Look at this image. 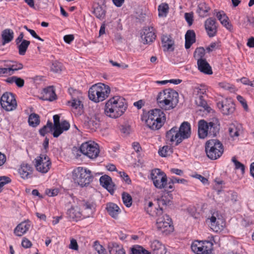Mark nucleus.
<instances>
[{
  "instance_id": "1",
  "label": "nucleus",
  "mask_w": 254,
  "mask_h": 254,
  "mask_svg": "<svg viewBox=\"0 0 254 254\" xmlns=\"http://www.w3.org/2000/svg\"><path fill=\"white\" fill-rule=\"evenodd\" d=\"M172 199V195L168 194L162 196L156 200L157 205L159 207V208H156V211L154 216L156 217L157 227L161 232L166 234L173 230L172 220L165 211L166 207L171 205Z\"/></svg>"
},
{
  "instance_id": "2",
  "label": "nucleus",
  "mask_w": 254,
  "mask_h": 254,
  "mask_svg": "<svg viewBox=\"0 0 254 254\" xmlns=\"http://www.w3.org/2000/svg\"><path fill=\"white\" fill-rule=\"evenodd\" d=\"M191 134V126L188 122H184L179 127H173L166 133V140L171 143L175 142L176 146L180 144L184 140L190 137Z\"/></svg>"
},
{
  "instance_id": "3",
  "label": "nucleus",
  "mask_w": 254,
  "mask_h": 254,
  "mask_svg": "<svg viewBox=\"0 0 254 254\" xmlns=\"http://www.w3.org/2000/svg\"><path fill=\"white\" fill-rule=\"evenodd\" d=\"M127 107V105L123 97L114 96L106 102L105 113L111 118H117L125 113Z\"/></svg>"
},
{
  "instance_id": "4",
  "label": "nucleus",
  "mask_w": 254,
  "mask_h": 254,
  "mask_svg": "<svg viewBox=\"0 0 254 254\" xmlns=\"http://www.w3.org/2000/svg\"><path fill=\"white\" fill-rule=\"evenodd\" d=\"M158 106L165 110L174 108L179 102V94L170 88L164 89L160 92L157 97Z\"/></svg>"
},
{
  "instance_id": "5",
  "label": "nucleus",
  "mask_w": 254,
  "mask_h": 254,
  "mask_svg": "<svg viewBox=\"0 0 254 254\" xmlns=\"http://www.w3.org/2000/svg\"><path fill=\"white\" fill-rule=\"evenodd\" d=\"M220 130V124L218 119H212L207 122L204 120L198 123V135L200 138L204 139L206 136H216Z\"/></svg>"
},
{
  "instance_id": "6",
  "label": "nucleus",
  "mask_w": 254,
  "mask_h": 254,
  "mask_svg": "<svg viewBox=\"0 0 254 254\" xmlns=\"http://www.w3.org/2000/svg\"><path fill=\"white\" fill-rule=\"evenodd\" d=\"M110 88L103 83L92 85L89 89L88 97L90 100L98 103L105 100L109 95Z\"/></svg>"
},
{
  "instance_id": "7",
  "label": "nucleus",
  "mask_w": 254,
  "mask_h": 254,
  "mask_svg": "<svg viewBox=\"0 0 254 254\" xmlns=\"http://www.w3.org/2000/svg\"><path fill=\"white\" fill-rule=\"evenodd\" d=\"M72 177L74 182L81 187L88 186L93 178L91 171L81 167L73 170Z\"/></svg>"
},
{
  "instance_id": "8",
  "label": "nucleus",
  "mask_w": 254,
  "mask_h": 254,
  "mask_svg": "<svg viewBox=\"0 0 254 254\" xmlns=\"http://www.w3.org/2000/svg\"><path fill=\"white\" fill-rule=\"evenodd\" d=\"M205 148L207 156L211 160H216L220 158L224 152L222 143L217 139L207 141Z\"/></svg>"
},
{
  "instance_id": "9",
  "label": "nucleus",
  "mask_w": 254,
  "mask_h": 254,
  "mask_svg": "<svg viewBox=\"0 0 254 254\" xmlns=\"http://www.w3.org/2000/svg\"><path fill=\"white\" fill-rule=\"evenodd\" d=\"M206 89L203 86L194 88L193 93L195 95V103L197 106L202 107L204 110L210 112L211 109L206 101Z\"/></svg>"
},
{
  "instance_id": "10",
  "label": "nucleus",
  "mask_w": 254,
  "mask_h": 254,
  "mask_svg": "<svg viewBox=\"0 0 254 254\" xmlns=\"http://www.w3.org/2000/svg\"><path fill=\"white\" fill-rule=\"evenodd\" d=\"M80 152L91 159L97 158L99 153L98 145L93 141L83 143L80 147Z\"/></svg>"
},
{
  "instance_id": "11",
  "label": "nucleus",
  "mask_w": 254,
  "mask_h": 254,
  "mask_svg": "<svg viewBox=\"0 0 254 254\" xmlns=\"http://www.w3.org/2000/svg\"><path fill=\"white\" fill-rule=\"evenodd\" d=\"M150 178L154 186L159 189L164 188L167 181L166 174L159 169H155L152 170Z\"/></svg>"
},
{
  "instance_id": "12",
  "label": "nucleus",
  "mask_w": 254,
  "mask_h": 254,
  "mask_svg": "<svg viewBox=\"0 0 254 254\" xmlns=\"http://www.w3.org/2000/svg\"><path fill=\"white\" fill-rule=\"evenodd\" d=\"M60 117L59 115H55L53 116L54 120V131L53 135L54 137H58L63 132L69 129L70 127L69 123L64 120L60 122Z\"/></svg>"
},
{
  "instance_id": "13",
  "label": "nucleus",
  "mask_w": 254,
  "mask_h": 254,
  "mask_svg": "<svg viewBox=\"0 0 254 254\" xmlns=\"http://www.w3.org/2000/svg\"><path fill=\"white\" fill-rule=\"evenodd\" d=\"M36 170L43 174L47 173L51 166L50 158L46 154H41L35 159Z\"/></svg>"
},
{
  "instance_id": "14",
  "label": "nucleus",
  "mask_w": 254,
  "mask_h": 254,
  "mask_svg": "<svg viewBox=\"0 0 254 254\" xmlns=\"http://www.w3.org/2000/svg\"><path fill=\"white\" fill-rule=\"evenodd\" d=\"M212 245L208 241L196 240L191 245L192 251L196 254H210Z\"/></svg>"
},
{
  "instance_id": "15",
  "label": "nucleus",
  "mask_w": 254,
  "mask_h": 254,
  "mask_svg": "<svg viewBox=\"0 0 254 254\" xmlns=\"http://www.w3.org/2000/svg\"><path fill=\"white\" fill-rule=\"evenodd\" d=\"M1 107L7 111H11L16 108L17 103L13 94L5 92L0 98Z\"/></svg>"
},
{
  "instance_id": "16",
  "label": "nucleus",
  "mask_w": 254,
  "mask_h": 254,
  "mask_svg": "<svg viewBox=\"0 0 254 254\" xmlns=\"http://www.w3.org/2000/svg\"><path fill=\"white\" fill-rule=\"evenodd\" d=\"M78 204L80 208L81 219L88 218L93 216L95 209L93 203L82 200L79 201Z\"/></svg>"
},
{
  "instance_id": "17",
  "label": "nucleus",
  "mask_w": 254,
  "mask_h": 254,
  "mask_svg": "<svg viewBox=\"0 0 254 254\" xmlns=\"http://www.w3.org/2000/svg\"><path fill=\"white\" fill-rule=\"evenodd\" d=\"M217 106L224 115L231 114L235 111V105L230 99L219 102Z\"/></svg>"
},
{
  "instance_id": "18",
  "label": "nucleus",
  "mask_w": 254,
  "mask_h": 254,
  "mask_svg": "<svg viewBox=\"0 0 254 254\" xmlns=\"http://www.w3.org/2000/svg\"><path fill=\"white\" fill-rule=\"evenodd\" d=\"M156 38L155 30L153 27H146L143 29L141 34V41L144 44L152 43Z\"/></svg>"
},
{
  "instance_id": "19",
  "label": "nucleus",
  "mask_w": 254,
  "mask_h": 254,
  "mask_svg": "<svg viewBox=\"0 0 254 254\" xmlns=\"http://www.w3.org/2000/svg\"><path fill=\"white\" fill-rule=\"evenodd\" d=\"M204 27L209 37H214L217 31L216 19L212 17L207 19L204 23Z\"/></svg>"
},
{
  "instance_id": "20",
  "label": "nucleus",
  "mask_w": 254,
  "mask_h": 254,
  "mask_svg": "<svg viewBox=\"0 0 254 254\" xmlns=\"http://www.w3.org/2000/svg\"><path fill=\"white\" fill-rule=\"evenodd\" d=\"M66 217L69 221H77L81 219L80 208L78 205L71 207L67 210Z\"/></svg>"
},
{
  "instance_id": "21",
  "label": "nucleus",
  "mask_w": 254,
  "mask_h": 254,
  "mask_svg": "<svg viewBox=\"0 0 254 254\" xmlns=\"http://www.w3.org/2000/svg\"><path fill=\"white\" fill-rule=\"evenodd\" d=\"M148 122L151 123L153 120H163V122L165 123L166 121V116L164 113L159 109H155L149 111L148 113Z\"/></svg>"
},
{
  "instance_id": "22",
  "label": "nucleus",
  "mask_w": 254,
  "mask_h": 254,
  "mask_svg": "<svg viewBox=\"0 0 254 254\" xmlns=\"http://www.w3.org/2000/svg\"><path fill=\"white\" fill-rule=\"evenodd\" d=\"M100 183L101 185L106 189L109 192L113 193L115 190V186L112 181L110 177L104 175L100 177Z\"/></svg>"
},
{
  "instance_id": "23",
  "label": "nucleus",
  "mask_w": 254,
  "mask_h": 254,
  "mask_svg": "<svg viewBox=\"0 0 254 254\" xmlns=\"http://www.w3.org/2000/svg\"><path fill=\"white\" fill-rule=\"evenodd\" d=\"M30 226V221L27 220L22 222L15 228L14 233L17 236H22L28 231Z\"/></svg>"
},
{
  "instance_id": "24",
  "label": "nucleus",
  "mask_w": 254,
  "mask_h": 254,
  "mask_svg": "<svg viewBox=\"0 0 254 254\" xmlns=\"http://www.w3.org/2000/svg\"><path fill=\"white\" fill-rule=\"evenodd\" d=\"M161 41L162 46L164 48V51H173V47L174 42V41L170 35H163L161 38Z\"/></svg>"
},
{
  "instance_id": "25",
  "label": "nucleus",
  "mask_w": 254,
  "mask_h": 254,
  "mask_svg": "<svg viewBox=\"0 0 254 254\" xmlns=\"http://www.w3.org/2000/svg\"><path fill=\"white\" fill-rule=\"evenodd\" d=\"M198 69L205 74H212V71L211 66L205 59L199 60L197 62Z\"/></svg>"
},
{
  "instance_id": "26",
  "label": "nucleus",
  "mask_w": 254,
  "mask_h": 254,
  "mask_svg": "<svg viewBox=\"0 0 254 254\" xmlns=\"http://www.w3.org/2000/svg\"><path fill=\"white\" fill-rule=\"evenodd\" d=\"M195 42V34L193 30H189L185 35V48L189 49Z\"/></svg>"
},
{
  "instance_id": "27",
  "label": "nucleus",
  "mask_w": 254,
  "mask_h": 254,
  "mask_svg": "<svg viewBox=\"0 0 254 254\" xmlns=\"http://www.w3.org/2000/svg\"><path fill=\"white\" fill-rule=\"evenodd\" d=\"M33 171L32 167L27 164H23L19 169V173L23 179H28L30 177Z\"/></svg>"
},
{
  "instance_id": "28",
  "label": "nucleus",
  "mask_w": 254,
  "mask_h": 254,
  "mask_svg": "<svg viewBox=\"0 0 254 254\" xmlns=\"http://www.w3.org/2000/svg\"><path fill=\"white\" fill-rule=\"evenodd\" d=\"M14 32L12 30L7 28L3 30L1 33L2 45L10 42L13 39Z\"/></svg>"
},
{
  "instance_id": "29",
  "label": "nucleus",
  "mask_w": 254,
  "mask_h": 254,
  "mask_svg": "<svg viewBox=\"0 0 254 254\" xmlns=\"http://www.w3.org/2000/svg\"><path fill=\"white\" fill-rule=\"evenodd\" d=\"M106 209L109 215L114 218H117L121 212L119 207L112 202L107 204Z\"/></svg>"
},
{
  "instance_id": "30",
  "label": "nucleus",
  "mask_w": 254,
  "mask_h": 254,
  "mask_svg": "<svg viewBox=\"0 0 254 254\" xmlns=\"http://www.w3.org/2000/svg\"><path fill=\"white\" fill-rule=\"evenodd\" d=\"M57 98L55 91L53 86H49L44 89L43 98L45 100L53 101Z\"/></svg>"
},
{
  "instance_id": "31",
  "label": "nucleus",
  "mask_w": 254,
  "mask_h": 254,
  "mask_svg": "<svg viewBox=\"0 0 254 254\" xmlns=\"http://www.w3.org/2000/svg\"><path fill=\"white\" fill-rule=\"evenodd\" d=\"M216 16L221 23L227 29L231 30L232 26L228 21V17L223 11H219L217 13Z\"/></svg>"
},
{
  "instance_id": "32",
  "label": "nucleus",
  "mask_w": 254,
  "mask_h": 254,
  "mask_svg": "<svg viewBox=\"0 0 254 254\" xmlns=\"http://www.w3.org/2000/svg\"><path fill=\"white\" fill-rule=\"evenodd\" d=\"M108 249L110 254H126L123 247L116 243L110 244Z\"/></svg>"
},
{
  "instance_id": "33",
  "label": "nucleus",
  "mask_w": 254,
  "mask_h": 254,
  "mask_svg": "<svg viewBox=\"0 0 254 254\" xmlns=\"http://www.w3.org/2000/svg\"><path fill=\"white\" fill-rule=\"evenodd\" d=\"M242 127L241 125H231L229 127V134L233 139L237 138L242 133Z\"/></svg>"
},
{
  "instance_id": "34",
  "label": "nucleus",
  "mask_w": 254,
  "mask_h": 254,
  "mask_svg": "<svg viewBox=\"0 0 254 254\" xmlns=\"http://www.w3.org/2000/svg\"><path fill=\"white\" fill-rule=\"evenodd\" d=\"M105 6L97 4L94 6L93 13L95 16L100 19H103L106 15Z\"/></svg>"
},
{
  "instance_id": "35",
  "label": "nucleus",
  "mask_w": 254,
  "mask_h": 254,
  "mask_svg": "<svg viewBox=\"0 0 254 254\" xmlns=\"http://www.w3.org/2000/svg\"><path fill=\"white\" fill-rule=\"evenodd\" d=\"M152 121L151 123L148 122V119L145 120V124L146 126L152 130H158L160 129L164 125V122H163V120H153L152 119Z\"/></svg>"
},
{
  "instance_id": "36",
  "label": "nucleus",
  "mask_w": 254,
  "mask_h": 254,
  "mask_svg": "<svg viewBox=\"0 0 254 254\" xmlns=\"http://www.w3.org/2000/svg\"><path fill=\"white\" fill-rule=\"evenodd\" d=\"M30 44L29 41L23 40L19 44H16L18 49V53L20 55L23 56L25 54Z\"/></svg>"
},
{
  "instance_id": "37",
  "label": "nucleus",
  "mask_w": 254,
  "mask_h": 254,
  "mask_svg": "<svg viewBox=\"0 0 254 254\" xmlns=\"http://www.w3.org/2000/svg\"><path fill=\"white\" fill-rule=\"evenodd\" d=\"M209 10V8L207 4L204 2H201L198 5L197 12L199 16L204 17L207 15Z\"/></svg>"
},
{
  "instance_id": "38",
  "label": "nucleus",
  "mask_w": 254,
  "mask_h": 254,
  "mask_svg": "<svg viewBox=\"0 0 254 254\" xmlns=\"http://www.w3.org/2000/svg\"><path fill=\"white\" fill-rule=\"evenodd\" d=\"M29 125L33 127H36L40 124V117L38 114L32 113L28 118Z\"/></svg>"
},
{
  "instance_id": "39",
  "label": "nucleus",
  "mask_w": 254,
  "mask_h": 254,
  "mask_svg": "<svg viewBox=\"0 0 254 254\" xmlns=\"http://www.w3.org/2000/svg\"><path fill=\"white\" fill-rule=\"evenodd\" d=\"M158 10L159 17L166 16L169 10L168 4L166 3H162L158 6Z\"/></svg>"
},
{
  "instance_id": "40",
  "label": "nucleus",
  "mask_w": 254,
  "mask_h": 254,
  "mask_svg": "<svg viewBox=\"0 0 254 254\" xmlns=\"http://www.w3.org/2000/svg\"><path fill=\"white\" fill-rule=\"evenodd\" d=\"M53 130L54 131L53 124L51 121H48L47 124L40 129L39 133L44 136L47 133L52 132Z\"/></svg>"
},
{
  "instance_id": "41",
  "label": "nucleus",
  "mask_w": 254,
  "mask_h": 254,
  "mask_svg": "<svg viewBox=\"0 0 254 254\" xmlns=\"http://www.w3.org/2000/svg\"><path fill=\"white\" fill-rule=\"evenodd\" d=\"M130 254H149V253L142 247L139 245H134L131 248Z\"/></svg>"
},
{
  "instance_id": "42",
  "label": "nucleus",
  "mask_w": 254,
  "mask_h": 254,
  "mask_svg": "<svg viewBox=\"0 0 254 254\" xmlns=\"http://www.w3.org/2000/svg\"><path fill=\"white\" fill-rule=\"evenodd\" d=\"M205 55V50L202 47H199L196 49L194 52V58L197 60V62L199 60H202Z\"/></svg>"
},
{
  "instance_id": "43",
  "label": "nucleus",
  "mask_w": 254,
  "mask_h": 254,
  "mask_svg": "<svg viewBox=\"0 0 254 254\" xmlns=\"http://www.w3.org/2000/svg\"><path fill=\"white\" fill-rule=\"evenodd\" d=\"M122 199L124 204L127 207H129L132 202V197L128 193L124 192L122 193Z\"/></svg>"
},
{
  "instance_id": "44",
  "label": "nucleus",
  "mask_w": 254,
  "mask_h": 254,
  "mask_svg": "<svg viewBox=\"0 0 254 254\" xmlns=\"http://www.w3.org/2000/svg\"><path fill=\"white\" fill-rule=\"evenodd\" d=\"M172 152L171 148L169 146H164L158 151V153L162 157H167Z\"/></svg>"
},
{
  "instance_id": "45",
  "label": "nucleus",
  "mask_w": 254,
  "mask_h": 254,
  "mask_svg": "<svg viewBox=\"0 0 254 254\" xmlns=\"http://www.w3.org/2000/svg\"><path fill=\"white\" fill-rule=\"evenodd\" d=\"M63 69V66L62 63L55 61L52 63L51 66V70L56 73H59Z\"/></svg>"
},
{
  "instance_id": "46",
  "label": "nucleus",
  "mask_w": 254,
  "mask_h": 254,
  "mask_svg": "<svg viewBox=\"0 0 254 254\" xmlns=\"http://www.w3.org/2000/svg\"><path fill=\"white\" fill-rule=\"evenodd\" d=\"M93 247L98 254H107L106 249L100 244L98 241H96L94 242Z\"/></svg>"
},
{
  "instance_id": "47",
  "label": "nucleus",
  "mask_w": 254,
  "mask_h": 254,
  "mask_svg": "<svg viewBox=\"0 0 254 254\" xmlns=\"http://www.w3.org/2000/svg\"><path fill=\"white\" fill-rule=\"evenodd\" d=\"M232 161L233 162L235 165V169L236 170H240L242 174H244L245 172V166L244 164L241 163L240 162L238 161L236 159L235 156L232 157Z\"/></svg>"
},
{
  "instance_id": "48",
  "label": "nucleus",
  "mask_w": 254,
  "mask_h": 254,
  "mask_svg": "<svg viewBox=\"0 0 254 254\" xmlns=\"http://www.w3.org/2000/svg\"><path fill=\"white\" fill-rule=\"evenodd\" d=\"M210 222V228L214 231H218L219 229V227L218 226V222L217 221V219L216 217L212 215L211 217L209 219Z\"/></svg>"
},
{
  "instance_id": "49",
  "label": "nucleus",
  "mask_w": 254,
  "mask_h": 254,
  "mask_svg": "<svg viewBox=\"0 0 254 254\" xmlns=\"http://www.w3.org/2000/svg\"><path fill=\"white\" fill-rule=\"evenodd\" d=\"M23 67V65L22 64L16 62L9 66V68L10 69V71H11L12 74H13L15 71L21 69Z\"/></svg>"
},
{
  "instance_id": "50",
  "label": "nucleus",
  "mask_w": 254,
  "mask_h": 254,
  "mask_svg": "<svg viewBox=\"0 0 254 254\" xmlns=\"http://www.w3.org/2000/svg\"><path fill=\"white\" fill-rule=\"evenodd\" d=\"M99 120L95 117H92L88 122V125L92 129H95L99 127Z\"/></svg>"
},
{
  "instance_id": "51",
  "label": "nucleus",
  "mask_w": 254,
  "mask_h": 254,
  "mask_svg": "<svg viewBox=\"0 0 254 254\" xmlns=\"http://www.w3.org/2000/svg\"><path fill=\"white\" fill-rule=\"evenodd\" d=\"M153 205H154V204L153 203V202L149 201L148 202L147 206H145V210H146L147 213L152 216H155V212L156 211V209H155V210H154V211L150 210V208H151L152 207H153ZM156 208H159V207L158 205H157V207L156 206L155 207V209H156Z\"/></svg>"
},
{
  "instance_id": "52",
  "label": "nucleus",
  "mask_w": 254,
  "mask_h": 254,
  "mask_svg": "<svg viewBox=\"0 0 254 254\" xmlns=\"http://www.w3.org/2000/svg\"><path fill=\"white\" fill-rule=\"evenodd\" d=\"M11 180L9 178L5 176L0 177V192L2 190V187L6 184L10 182Z\"/></svg>"
},
{
  "instance_id": "53",
  "label": "nucleus",
  "mask_w": 254,
  "mask_h": 254,
  "mask_svg": "<svg viewBox=\"0 0 254 254\" xmlns=\"http://www.w3.org/2000/svg\"><path fill=\"white\" fill-rule=\"evenodd\" d=\"M12 75L9 66L7 67L0 68V76H8Z\"/></svg>"
},
{
  "instance_id": "54",
  "label": "nucleus",
  "mask_w": 254,
  "mask_h": 254,
  "mask_svg": "<svg viewBox=\"0 0 254 254\" xmlns=\"http://www.w3.org/2000/svg\"><path fill=\"white\" fill-rule=\"evenodd\" d=\"M68 103V105L71 106L72 108L77 109L80 107L81 101L79 100L73 99L71 101H69Z\"/></svg>"
},
{
  "instance_id": "55",
  "label": "nucleus",
  "mask_w": 254,
  "mask_h": 254,
  "mask_svg": "<svg viewBox=\"0 0 254 254\" xmlns=\"http://www.w3.org/2000/svg\"><path fill=\"white\" fill-rule=\"evenodd\" d=\"M185 18L189 26L191 25L193 21L192 13H186Z\"/></svg>"
},
{
  "instance_id": "56",
  "label": "nucleus",
  "mask_w": 254,
  "mask_h": 254,
  "mask_svg": "<svg viewBox=\"0 0 254 254\" xmlns=\"http://www.w3.org/2000/svg\"><path fill=\"white\" fill-rule=\"evenodd\" d=\"M218 48V44L216 42L211 43L209 46L206 48V50L208 53L211 52Z\"/></svg>"
},
{
  "instance_id": "57",
  "label": "nucleus",
  "mask_w": 254,
  "mask_h": 254,
  "mask_svg": "<svg viewBox=\"0 0 254 254\" xmlns=\"http://www.w3.org/2000/svg\"><path fill=\"white\" fill-rule=\"evenodd\" d=\"M120 177H121L123 180L127 184H129L131 183V180L129 178L128 176L124 172H119Z\"/></svg>"
},
{
  "instance_id": "58",
  "label": "nucleus",
  "mask_w": 254,
  "mask_h": 254,
  "mask_svg": "<svg viewBox=\"0 0 254 254\" xmlns=\"http://www.w3.org/2000/svg\"><path fill=\"white\" fill-rule=\"evenodd\" d=\"M219 86L220 87L225 90H231V89H234L232 85L227 82H220L219 83Z\"/></svg>"
},
{
  "instance_id": "59",
  "label": "nucleus",
  "mask_w": 254,
  "mask_h": 254,
  "mask_svg": "<svg viewBox=\"0 0 254 254\" xmlns=\"http://www.w3.org/2000/svg\"><path fill=\"white\" fill-rule=\"evenodd\" d=\"M46 193L49 196H54L58 195L59 190L57 189H47L46 190Z\"/></svg>"
},
{
  "instance_id": "60",
  "label": "nucleus",
  "mask_w": 254,
  "mask_h": 254,
  "mask_svg": "<svg viewBox=\"0 0 254 254\" xmlns=\"http://www.w3.org/2000/svg\"><path fill=\"white\" fill-rule=\"evenodd\" d=\"M237 99L238 101H239L240 103L242 104V105L245 110H247L248 108L247 102L245 99L242 96L240 95H238L237 96Z\"/></svg>"
},
{
  "instance_id": "61",
  "label": "nucleus",
  "mask_w": 254,
  "mask_h": 254,
  "mask_svg": "<svg viewBox=\"0 0 254 254\" xmlns=\"http://www.w3.org/2000/svg\"><path fill=\"white\" fill-rule=\"evenodd\" d=\"M172 177V183H174V184L175 183H180V184H186L187 183L188 181L184 179H179L176 177H174V176H172L171 177Z\"/></svg>"
},
{
  "instance_id": "62",
  "label": "nucleus",
  "mask_w": 254,
  "mask_h": 254,
  "mask_svg": "<svg viewBox=\"0 0 254 254\" xmlns=\"http://www.w3.org/2000/svg\"><path fill=\"white\" fill-rule=\"evenodd\" d=\"M168 180L166 181V184L164 185L165 187L163 189H165L166 190H172L174 188L173 185L174 184V183H172V177L169 178L168 182H167Z\"/></svg>"
},
{
  "instance_id": "63",
  "label": "nucleus",
  "mask_w": 254,
  "mask_h": 254,
  "mask_svg": "<svg viewBox=\"0 0 254 254\" xmlns=\"http://www.w3.org/2000/svg\"><path fill=\"white\" fill-rule=\"evenodd\" d=\"M193 177L200 180L203 184L206 185L208 184V180L199 174H195L193 176Z\"/></svg>"
},
{
  "instance_id": "64",
  "label": "nucleus",
  "mask_w": 254,
  "mask_h": 254,
  "mask_svg": "<svg viewBox=\"0 0 254 254\" xmlns=\"http://www.w3.org/2000/svg\"><path fill=\"white\" fill-rule=\"evenodd\" d=\"M74 39V36L72 34L66 35L64 37V41L68 44H70Z\"/></svg>"
}]
</instances>
